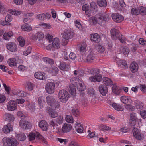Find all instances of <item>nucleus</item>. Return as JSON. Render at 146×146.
Wrapping results in <instances>:
<instances>
[{"label": "nucleus", "mask_w": 146, "mask_h": 146, "mask_svg": "<svg viewBox=\"0 0 146 146\" xmlns=\"http://www.w3.org/2000/svg\"><path fill=\"white\" fill-rule=\"evenodd\" d=\"M70 81L74 86H70L68 90L72 96H74L76 93L75 87H77V89L79 91H82L85 90L86 88L84 83L78 78H72L70 79Z\"/></svg>", "instance_id": "1"}, {"label": "nucleus", "mask_w": 146, "mask_h": 146, "mask_svg": "<svg viewBox=\"0 0 146 146\" xmlns=\"http://www.w3.org/2000/svg\"><path fill=\"white\" fill-rule=\"evenodd\" d=\"M29 141L33 140L36 139L37 140H40L42 142L46 144L48 143L45 139L38 132H32L27 136Z\"/></svg>", "instance_id": "2"}, {"label": "nucleus", "mask_w": 146, "mask_h": 146, "mask_svg": "<svg viewBox=\"0 0 146 146\" xmlns=\"http://www.w3.org/2000/svg\"><path fill=\"white\" fill-rule=\"evenodd\" d=\"M46 101L47 103L54 110L59 109L60 105L59 103L56 101L52 96H48L46 98Z\"/></svg>", "instance_id": "3"}, {"label": "nucleus", "mask_w": 146, "mask_h": 146, "mask_svg": "<svg viewBox=\"0 0 146 146\" xmlns=\"http://www.w3.org/2000/svg\"><path fill=\"white\" fill-rule=\"evenodd\" d=\"M2 141L4 146H17L19 144L17 141L14 138L5 137L3 139Z\"/></svg>", "instance_id": "4"}, {"label": "nucleus", "mask_w": 146, "mask_h": 146, "mask_svg": "<svg viewBox=\"0 0 146 146\" xmlns=\"http://www.w3.org/2000/svg\"><path fill=\"white\" fill-rule=\"evenodd\" d=\"M69 97V94L66 90H62L60 91L58 94V98L60 99L61 102H66L68 100Z\"/></svg>", "instance_id": "5"}, {"label": "nucleus", "mask_w": 146, "mask_h": 146, "mask_svg": "<svg viewBox=\"0 0 146 146\" xmlns=\"http://www.w3.org/2000/svg\"><path fill=\"white\" fill-rule=\"evenodd\" d=\"M55 88V83L53 82H50L46 84L45 89L48 93L51 94L54 92Z\"/></svg>", "instance_id": "6"}, {"label": "nucleus", "mask_w": 146, "mask_h": 146, "mask_svg": "<svg viewBox=\"0 0 146 146\" xmlns=\"http://www.w3.org/2000/svg\"><path fill=\"white\" fill-rule=\"evenodd\" d=\"M19 125L21 128L24 129H29L31 127V125L30 123L25 120H20Z\"/></svg>", "instance_id": "7"}, {"label": "nucleus", "mask_w": 146, "mask_h": 146, "mask_svg": "<svg viewBox=\"0 0 146 146\" xmlns=\"http://www.w3.org/2000/svg\"><path fill=\"white\" fill-rule=\"evenodd\" d=\"M6 47L8 50L12 52H15L17 49L16 44L12 42L7 43L6 44Z\"/></svg>", "instance_id": "8"}, {"label": "nucleus", "mask_w": 146, "mask_h": 146, "mask_svg": "<svg viewBox=\"0 0 146 146\" xmlns=\"http://www.w3.org/2000/svg\"><path fill=\"white\" fill-rule=\"evenodd\" d=\"M112 18L115 22L119 23L124 20L123 17L118 13H113L112 15Z\"/></svg>", "instance_id": "9"}, {"label": "nucleus", "mask_w": 146, "mask_h": 146, "mask_svg": "<svg viewBox=\"0 0 146 146\" xmlns=\"http://www.w3.org/2000/svg\"><path fill=\"white\" fill-rule=\"evenodd\" d=\"M17 103L14 101H9L7 105V109L10 111H13L17 108Z\"/></svg>", "instance_id": "10"}, {"label": "nucleus", "mask_w": 146, "mask_h": 146, "mask_svg": "<svg viewBox=\"0 0 146 146\" xmlns=\"http://www.w3.org/2000/svg\"><path fill=\"white\" fill-rule=\"evenodd\" d=\"M34 76L36 78L43 80H46L47 78L46 74L43 72H36L35 73Z\"/></svg>", "instance_id": "11"}, {"label": "nucleus", "mask_w": 146, "mask_h": 146, "mask_svg": "<svg viewBox=\"0 0 146 146\" xmlns=\"http://www.w3.org/2000/svg\"><path fill=\"white\" fill-rule=\"evenodd\" d=\"M98 20L102 21H108L109 19V17L108 15L106 13H99L96 15Z\"/></svg>", "instance_id": "12"}, {"label": "nucleus", "mask_w": 146, "mask_h": 146, "mask_svg": "<svg viewBox=\"0 0 146 146\" xmlns=\"http://www.w3.org/2000/svg\"><path fill=\"white\" fill-rule=\"evenodd\" d=\"M132 131L134 136L137 139L139 140H143V136L140 133L137 128H134L133 129Z\"/></svg>", "instance_id": "13"}, {"label": "nucleus", "mask_w": 146, "mask_h": 146, "mask_svg": "<svg viewBox=\"0 0 146 146\" xmlns=\"http://www.w3.org/2000/svg\"><path fill=\"white\" fill-rule=\"evenodd\" d=\"M102 76L100 75H96L89 77L88 80L92 82H100L102 80Z\"/></svg>", "instance_id": "14"}, {"label": "nucleus", "mask_w": 146, "mask_h": 146, "mask_svg": "<svg viewBox=\"0 0 146 146\" xmlns=\"http://www.w3.org/2000/svg\"><path fill=\"white\" fill-rule=\"evenodd\" d=\"M111 37L113 40H116L119 38L120 35L119 31L115 29H113L111 30Z\"/></svg>", "instance_id": "15"}, {"label": "nucleus", "mask_w": 146, "mask_h": 146, "mask_svg": "<svg viewBox=\"0 0 146 146\" xmlns=\"http://www.w3.org/2000/svg\"><path fill=\"white\" fill-rule=\"evenodd\" d=\"M62 37L66 40H68L72 38L73 35V33L70 30H67L63 33Z\"/></svg>", "instance_id": "16"}, {"label": "nucleus", "mask_w": 146, "mask_h": 146, "mask_svg": "<svg viewBox=\"0 0 146 146\" xmlns=\"http://www.w3.org/2000/svg\"><path fill=\"white\" fill-rule=\"evenodd\" d=\"M46 110L49 115L52 117L55 118L58 116V113L55 111L51 108L50 107H47Z\"/></svg>", "instance_id": "17"}, {"label": "nucleus", "mask_w": 146, "mask_h": 146, "mask_svg": "<svg viewBox=\"0 0 146 146\" xmlns=\"http://www.w3.org/2000/svg\"><path fill=\"white\" fill-rule=\"evenodd\" d=\"M99 91L101 94L103 96L106 95L108 92L107 87L104 85H101L99 87Z\"/></svg>", "instance_id": "18"}, {"label": "nucleus", "mask_w": 146, "mask_h": 146, "mask_svg": "<svg viewBox=\"0 0 146 146\" xmlns=\"http://www.w3.org/2000/svg\"><path fill=\"white\" fill-rule=\"evenodd\" d=\"M90 38L92 41L94 42H98L100 40V36L97 33H94L91 35Z\"/></svg>", "instance_id": "19"}, {"label": "nucleus", "mask_w": 146, "mask_h": 146, "mask_svg": "<svg viewBox=\"0 0 146 146\" xmlns=\"http://www.w3.org/2000/svg\"><path fill=\"white\" fill-rule=\"evenodd\" d=\"M58 69L55 66H52L49 68L48 70V72L54 76L56 75L58 72Z\"/></svg>", "instance_id": "20"}, {"label": "nucleus", "mask_w": 146, "mask_h": 146, "mask_svg": "<svg viewBox=\"0 0 146 146\" xmlns=\"http://www.w3.org/2000/svg\"><path fill=\"white\" fill-rule=\"evenodd\" d=\"M12 130V126L10 123H8L7 125L4 126L2 129V131L5 133H8Z\"/></svg>", "instance_id": "21"}, {"label": "nucleus", "mask_w": 146, "mask_h": 146, "mask_svg": "<svg viewBox=\"0 0 146 146\" xmlns=\"http://www.w3.org/2000/svg\"><path fill=\"white\" fill-rule=\"evenodd\" d=\"M121 101L123 103L126 105L127 104H131L132 101L131 99L128 96H123L120 98Z\"/></svg>", "instance_id": "22"}, {"label": "nucleus", "mask_w": 146, "mask_h": 146, "mask_svg": "<svg viewBox=\"0 0 146 146\" xmlns=\"http://www.w3.org/2000/svg\"><path fill=\"white\" fill-rule=\"evenodd\" d=\"M37 18L41 20H44L45 19H49L51 17V15L49 13H46V14H40L38 15L37 16Z\"/></svg>", "instance_id": "23"}, {"label": "nucleus", "mask_w": 146, "mask_h": 146, "mask_svg": "<svg viewBox=\"0 0 146 146\" xmlns=\"http://www.w3.org/2000/svg\"><path fill=\"white\" fill-rule=\"evenodd\" d=\"M39 125L43 131H46L48 129V125L44 120L41 121L40 122Z\"/></svg>", "instance_id": "24"}, {"label": "nucleus", "mask_w": 146, "mask_h": 146, "mask_svg": "<svg viewBox=\"0 0 146 146\" xmlns=\"http://www.w3.org/2000/svg\"><path fill=\"white\" fill-rule=\"evenodd\" d=\"M59 68L61 70L65 71H68L70 69L69 65L64 62L60 63Z\"/></svg>", "instance_id": "25"}, {"label": "nucleus", "mask_w": 146, "mask_h": 146, "mask_svg": "<svg viewBox=\"0 0 146 146\" xmlns=\"http://www.w3.org/2000/svg\"><path fill=\"white\" fill-rule=\"evenodd\" d=\"M130 68L131 71L133 73L137 72L138 68L137 64L135 62H132L131 64Z\"/></svg>", "instance_id": "26"}, {"label": "nucleus", "mask_w": 146, "mask_h": 146, "mask_svg": "<svg viewBox=\"0 0 146 146\" xmlns=\"http://www.w3.org/2000/svg\"><path fill=\"white\" fill-rule=\"evenodd\" d=\"M72 129V126L70 124H64L62 127V131L64 133L68 132L70 131Z\"/></svg>", "instance_id": "27"}, {"label": "nucleus", "mask_w": 146, "mask_h": 146, "mask_svg": "<svg viewBox=\"0 0 146 146\" xmlns=\"http://www.w3.org/2000/svg\"><path fill=\"white\" fill-rule=\"evenodd\" d=\"M103 80L104 84L107 86H111L113 84V82L108 77H104Z\"/></svg>", "instance_id": "28"}, {"label": "nucleus", "mask_w": 146, "mask_h": 146, "mask_svg": "<svg viewBox=\"0 0 146 146\" xmlns=\"http://www.w3.org/2000/svg\"><path fill=\"white\" fill-rule=\"evenodd\" d=\"M82 10L85 11V13L88 17L91 15V11L89 8V6L87 4L84 5L82 7Z\"/></svg>", "instance_id": "29"}, {"label": "nucleus", "mask_w": 146, "mask_h": 146, "mask_svg": "<svg viewBox=\"0 0 146 146\" xmlns=\"http://www.w3.org/2000/svg\"><path fill=\"white\" fill-rule=\"evenodd\" d=\"M16 137L18 140L22 141H24L27 138L25 134L23 133H20L17 134Z\"/></svg>", "instance_id": "30"}, {"label": "nucleus", "mask_w": 146, "mask_h": 146, "mask_svg": "<svg viewBox=\"0 0 146 146\" xmlns=\"http://www.w3.org/2000/svg\"><path fill=\"white\" fill-rule=\"evenodd\" d=\"M53 47L55 48H58L60 47V42L58 38H55L54 39L52 44Z\"/></svg>", "instance_id": "31"}, {"label": "nucleus", "mask_w": 146, "mask_h": 146, "mask_svg": "<svg viewBox=\"0 0 146 146\" xmlns=\"http://www.w3.org/2000/svg\"><path fill=\"white\" fill-rule=\"evenodd\" d=\"M97 6L96 3L94 2H92L91 3L90 5V11L93 13H95L97 11Z\"/></svg>", "instance_id": "32"}, {"label": "nucleus", "mask_w": 146, "mask_h": 146, "mask_svg": "<svg viewBox=\"0 0 146 146\" xmlns=\"http://www.w3.org/2000/svg\"><path fill=\"white\" fill-rule=\"evenodd\" d=\"M130 120L134 122L132 123H131L130 124L132 126H134L135 125V122L137 121V118L136 113H131L130 115Z\"/></svg>", "instance_id": "33"}, {"label": "nucleus", "mask_w": 146, "mask_h": 146, "mask_svg": "<svg viewBox=\"0 0 146 146\" xmlns=\"http://www.w3.org/2000/svg\"><path fill=\"white\" fill-rule=\"evenodd\" d=\"M112 90L113 92L117 95L119 94L121 91L120 88L115 84L113 85L112 87Z\"/></svg>", "instance_id": "34"}, {"label": "nucleus", "mask_w": 146, "mask_h": 146, "mask_svg": "<svg viewBox=\"0 0 146 146\" xmlns=\"http://www.w3.org/2000/svg\"><path fill=\"white\" fill-rule=\"evenodd\" d=\"M113 108L116 110L122 111L124 110V108L120 104L116 103H114L113 104Z\"/></svg>", "instance_id": "35"}, {"label": "nucleus", "mask_w": 146, "mask_h": 146, "mask_svg": "<svg viewBox=\"0 0 146 146\" xmlns=\"http://www.w3.org/2000/svg\"><path fill=\"white\" fill-rule=\"evenodd\" d=\"M5 118L6 120L9 121H13L14 119V116L9 113L5 114Z\"/></svg>", "instance_id": "36"}, {"label": "nucleus", "mask_w": 146, "mask_h": 146, "mask_svg": "<svg viewBox=\"0 0 146 146\" xmlns=\"http://www.w3.org/2000/svg\"><path fill=\"white\" fill-rule=\"evenodd\" d=\"M89 21L91 25H95L97 23H99L98 22L97 17L92 16L89 18Z\"/></svg>", "instance_id": "37"}, {"label": "nucleus", "mask_w": 146, "mask_h": 146, "mask_svg": "<svg viewBox=\"0 0 146 146\" xmlns=\"http://www.w3.org/2000/svg\"><path fill=\"white\" fill-rule=\"evenodd\" d=\"M135 104L137 109H141L143 108V104L140 101L136 99L134 101Z\"/></svg>", "instance_id": "38"}, {"label": "nucleus", "mask_w": 146, "mask_h": 146, "mask_svg": "<svg viewBox=\"0 0 146 146\" xmlns=\"http://www.w3.org/2000/svg\"><path fill=\"white\" fill-rule=\"evenodd\" d=\"M97 4L101 7H105L107 5V3L106 0H98Z\"/></svg>", "instance_id": "39"}, {"label": "nucleus", "mask_w": 146, "mask_h": 146, "mask_svg": "<svg viewBox=\"0 0 146 146\" xmlns=\"http://www.w3.org/2000/svg\"><path fill=\"white\" fill-rule=\"evenodd\" d=\"M94 53L92 52H91L87 56L86 60L88 62H91L94 59Z\"/></svg>", "instance_id": "40"}, {"label": "nucleus", "mask_w": 146, "mask_h": 146, "mask_svg": "<svg viewBox=\"0 0 146 146\" xmlns=\"http://www.w3.org/2000/svg\"><path fill=\"white\" fill-rule=\"evenodd\" d=\"M139 14L142 15H146V7L143 6H141L139 7Z\"/></svg>", "instance_id": "41"}, {"label": "nucleus", "mask_w": 146, "mask_h": 146, "mask_svg": "<svg viewBox=\"0 0 146 146\" xmlns=\"http://www.w3.org/2000/svg\"><path fill=\"white\" fill-rule=\"evenodd\" d=\"M76 131L78 133H81L83 132V128L80 124H77V125L76 126Z\"/></svg>", "instance_id": "42"}, {"label": "nucleus", "mask_w": 146, "mask_h": 146, "mask_svg": "<svg viewBox=\"0 0 146 146\" xmlns=\"http://www.w3.org/2000/svg\"><path fill=\"white\" fill-rule=\"evenodd\" d=\"M19 45L21 47H23L25 44V40L24 38L21 36H20L17 38Z\"/></svg>", "instance_id": "43"}, {"label": "nucleus", "mask_w": 146, "mask_h": 146, "mask_svg": "<svg viewBox=\"0 0 146 146\" xmlns=\"http://www.w3.org/2000/svg\"><path fill=\"white\" fill-rule=\"evenodd\" d=\"M13 35L12 32L10 31L7 33H5L3 35V38L4 39L8 40L9 38Z\"/></svg>", "instance_id": "44"}, {"label": "nucleus", "mask_w": 146, "mask_h": 146, "mask_svg": "<svg viewBox=\"0 0 146 146\" xmlns=\"http://www.w3.org/2000/svg\"><path fill=\"white\" fill-rule=\"evenodd\" d=\"M21 28L25 31H29L31 30V26L28 24L22 26H21Z\"/></svg>", "instance_id": "45"}, {"label": "nucleus", "mask_w": 146, "mask_h": 146, "mask_svg": "<svg viewBox=\"0 0 146 146\" xmlns=\"http://www.w3.org/2000/svg\"><path fill=\"white\" fill-rule=\"evenodd\" d=\"M43 60L46 63H48L50 64H53L54 63V61L53 59L48 57L44 58H43Z\"/></svg>", "instance_id": "46"}, {"label": "nucleus", "mask_w": 146, "mask_h": 146, "mask_svg": "<svg viewBox=\"0 0 146 146\" xmlns=\"http://www.w3.org/2000/svg\"><path fill=\"white\" fill-rule=\"evenodd\" d=\"M99 128L101 130L104 131H105L108 130H110L111 129V127L103 125H100Z\"/></svg>", "instance_id": "47"}, {"label": "nucleus", "mask_w": 146, "mask_h": 146, "mask_svg": "<svg viewBox=\"0 0 146 146\" xmlns=\"http://www.w3.org/2000/svg\"><path fill=\"white\" fill-rule=\"evenodd\" d=\"M74 74L77 75L78 77H82L84 76V72L82 70H76L74 71Z\"/></svg>", "instance_id": "48"}, {"label": "nucleus", "mask_w": 146, "mask_h": 146, "mask_svg": "<svg viewBox=\"0 0 146 146\" xmlns=\"http://www.w3.org/2000/svg\"><path fill=\"white\" fill-rule=\"evenodd\" d=\"M36 35L37 40L39 41L42 40L44 37V34L41 32L37 33Z\"/></svg>", "instance_id": "49"}, {"label": "nucleus", "mask_w": 146, "mask_h": 146, "mask_svg": "<svg viewBox=\"0 0 146 146\" xmlns=\"http://www.w3.org/2000/svg\"><path fill=\"white\" fill-rule=\"evenodd\" d=\"M100 70L97 68L92 69L90 70V73L93 75H96L100 73Z\"/></svg>", "instance_id": "50"}, {"label": "nucleus", "mask_w": 146, "mask_h": 146, "mask_svg": "<svg viewBox=\"0 0 146 146\" xmlns=\"http://www.w3.org/2000/svg\"><path fill=\"white\" fill-rule=\"evenodd\" d=\"M33 84L30 82L26 83V88H27L29 91H32L33 89Z\"/></svg>", "instance_id": "51"}, {"label": "nucleus", "mask_w": 146, "mask_h": 146, "mask_svg": "<svg viewBox=\"0 0 146 146\" xmlns=\"http://www.w3.org/2000/svg\"><path fill=\"white\" fill-rule=\"evenodd\" d=\"M8 12L12 15H18L21 14V12L17 10H13L11 9H9Z\"/></svg>", "instance_id": "52"}, {"label": "nucleus", "mask_w": 146, "mask_h": 146, "mask_svg": "<svg viewBox=\"0 0 146 146\" xmlns=\"http://www.w3.org/2000/svg\"><path fill=\"white\" fill-rule=\"evenodd\" d=\"M115 60L116 62H118L121 63L120 65H121L123 66H125L127 65V63L126 61L123 60H120L119 58L116 57V58H115Z\"/></svg>", "instance_id": "53"}, {"label": "nucleus", "mask_w": 146, "mask_h": 146, "mask_svg": "<svg viewBox=\"0 0 146 146\" xmlns=\"http://www.w3.org/2000/svg\"><path fill=\"white\" fill-rule=\"evenodd\" d=\"M16 60L15 58H10L9 60V64L10 66H14L16 65Z\"/></svg>", "instance_id": "54"}, {"label": "nucleus", "mask_w": 146, "mask_h": 146, "mask_svg": "<svg viewBox=\"0 0 146 146\" xmlns=\"http://www.w3.org/2000/svg\"><path fill=\"white\" fill-rule=\"evenodd\" d=\"M98 51L100 53H102L105 50V48L103 46L101 45H98L96 47Z\"/></svg>", "instance_id": "55"}, {"label": "nucleus", "mask_w": 146, "mask_h": 146, "mask_svg": "<svg viewBox=\"0 0 146 146\" xmlns=\"http://www.w3.org/2000/svg\"><path fill=\"white\" fill-rule=\"evenodd\" d=\"M131 14L136 15H137L139 14V9H138L136 8H132L131 9Z\"/></svg>", "instance_id": "56"}, {"label": "nucleus", "mask_w": 146, "mask_h": 146, "mask_svg": "<svg viewBox=\"0 0 146 146\" xmlns=\"http://www.w3.org/2000/svg\"><path fill=\"white\" fill-rule=\"evenodd\" d=\"M66 121L68 123H73V117L70 115H67L66 117Z\"/></svg>", "instance_id": "57"}, {"label": "nucleus", "mask_w": 146, "mask_h": 146, "mask_svg": "<svg viewBox=\"0 0 146 146\" xmlns=\"http://www.w3.org/2000/svg\"><path fill=\"white\" fill-rule=\"evenodd\" d=\"M121 50L122 52L125 55H127L129 51L128 48L126 47L121 48Z\"/></svg>", "instance_id": "58"}, {"label": "nucleus", "mask_w": 146, "mask_h": 146, "mask_svg": "<svg viewBox=\"0 0 146 146\" xmlns=\"http://www.w3.org/2000/svg\"><path fill=\"white\" fill-rule=\"evenodd\" d=\"M86 46L85 45L82 46L80 48V54L82 55H84L86 51Z\"/></svg>", "instance_id": "59"}, {"label": "nucleus", "mask_w": 146, "mask_h": 146, "mask_svg": "<svg viewBox=\"0 0 146 146\" xmlns=\"http://www.w3.org/2000/svg\"><path fill=\"white\" fill-rule=\"evenodd\" d=\"M49 124L53 129H55V128L57 129L56 127L58 126V125L55 123L53 120H50Z\"/></svg>", "instance_id": "60"}, {"label": "nucleus", "mask_w": 146, "mask_h": 146, "mask_svg": "<svg viewBox=\"0 0 146 146\" xmlns=\"http://www.w3.org/2000/svg\"><path fill=\"white\" fill-rule=\"evenodd\" d=\"M72 114L74 116L78 117L79 115L78 110L77 109H73L72 110Z\"/></svg>", "instance_id": "61"}, {"label": "nucleus", "mask_w": 146, "mask_h": 146, "mask_svg": "<svg viewBox=\"0 0 146 146\" xmlns=\"http://www.w3.org/2000/svg\"><path fill=\"white\" fill-rule=\"evenodd\" d=\"M75 24L76 27L80 30H82V28L80 23L76 21L75 22Z\"/></svg>", "instance_id": "62"}, {"label": "nucleus", "mask_w": 146, "mask_h": 146, "mask_svg": "<svg viewBox=\"0 0 146 146\" xmlns=\"http://www.w3.org/2000/svg\"><path fill=\"white\" fill-rule=\"evenodd\" d=\"M125 107L127 110L133 111L135 109L134 107L131 105L130 104H127L125 105Z\"/></svg>", "instance_id": "63"}, {"label": "nucleus", "mask_w": 146, "mask_h": 146, "mask_svg": "<svg viewBox=\"0 0 146 146\" xmlns=\"http://www.w3.org/2000/svg\"><path fill=\"white\" fill-rule=\"evenodd\" d=\"M63 118L62 116H59L57 118L56 122L59 124H61L63 122Z\"/></svg>", "instance_id": "64"}]
</instances>
